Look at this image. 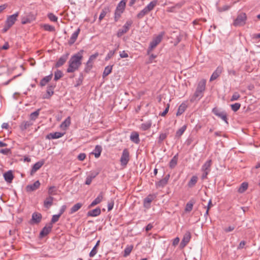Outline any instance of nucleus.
I'll return each mask as SVG.
<instances>
[{
	"instance_id": "63",
	"label": "nucleus",
	"mask_w": 260,
	"mask_h": 260,
	"mask_svg": "<svg viewBox=\"0 0 260 260\" xmlns=\"http://www.w3.org/2000/svg\"><path fill=\"white\" fill-rule=\"evenodd\" d=\"M40 185H41V184L38 180L36 181L35 182H34V190L39 188Z\"/></svg>"
},
{
	"instance_id": "25",
	"label": "nucleus",
	"mask_w": 260,
	"mask_h": 260,
	"mask_svg": "<svg viewBox=\"0 0 260 260\" xmlns=\"http://www.w3.org/2000/svg\"><path fill=\"white\" fill-rule=\"evenodd\" d=\"M52 74H51L50 75L45 76L40 81V85L42 86H44L47 84V83H48L52 79Z\"/></svg>"
},
{
	"instance_id": "59",
	"label": "nucleus",
	"mask_w": 260,
	"mask_h": 260,
	"mask_svg": "<svg viewBox=\"0 0 260 260\" xmlns=\"http://www.w3.org/2000/svg\"><path fill=\"white\" fill-rule=\"evenodd\" d=\"M114 207V201H111V202H109L108 204V210L109 211L111 210Z\"/></svg>"
},
{
	"instance_id": "8",
	"label": "nucleus",
	"mask_w": 260,
	"mask_h": 260,
	"mask_svg": "<svg viewBox=\"0 0 260 260\" xmlns=\"http://www.w3.org/2000/svg\"><path fill=\"white\" fill-rule=\"evenodd\" d=\"M18 16H19L18 12H16V13H15L12 15L9 16L7 18V20L6 21V23L8 25H9V26H10L11 27H12L13 26V25L14 24L16 21L17 20V17H18Z\"/></svg>"
},
{
	"instance_id": "31",
	"label": "nucleus",
	"mask_w": 260,
	"mask_h": 260,
	"mask_svg": "<svg viewBox=\"0 0 260 260\" xmlns=\"http://www.w3.org/2000/svg\"><path fill=\"white\" fill-rule=\"evenodd\" d=\"M31 14H30L29 15H25L22 17L21 23L23 24H25L27 23H30L31 22Z\"/></svg>"
},
{
	"instance_id": "51",
	"label": "nucleus",
	"mask_w": 260,
	"mask_h": 260,
	"mask_svg": "<svg viewBox=\"0 0 260 260\" xmlns=\"http://www.w3.org/2000/svg\"><path fill=\"white\" fill-rule=\"evenodd\" d=\"M57 189L54 186H51L48 190V193L50 195H54L56 194Z\"/></svg>"
},
{
	"instance_id": "53",
	"label": "nucleus",
	"mask_w": 260,
	"mask_h": 260,
	"mask_svg": "<svg viewBox=\"0 0 260 260\" xmlns=\"http://www.w3.org/2000/svg\"><path fill=\"white\" fill-rule=\"evenodd\" d=\"M44 28L46 30L50 31H54L55 30L54 27L49 24H45L44 25Z\"/></svg>"
},
{
	"instance_id": "4",
	"label": "nucleus",
	"mask_w": 260,
	"mask_h": 260,
	"mask_svg": "<svg viewBox=\"0 0 260 260\" xmlns=\"http://www.w3.org/2000/svg\"><path fill=\"white\" fill-rule=\"evenodd\" d=\"M247 16L245 13H241L239 14L234 21L233 25L237 26H243L246 23Z\"/></svg>"
},
{
	"instance_id": "10",
	"label": "nucleus",
	"mask_w": 260,
	"mask_h": 260,
	"mask_svg": "<svg viewBox=\"0 0 260 260\" xmlns=\"http://www.w3.org/2000/svg\"><path fill=\"white\" fill-rule=\"evenodd\" d=\"M155 196L153 194H149L146 197L143 202L144 207L147 209L150 207V204L152 201L155 199Z\"/></svg>"
},
{
	"instance_id": "55",
	"label": "nucleus",
	"mask_w": 260,
	"mask_h": 260,
	"mask_svg": "<svg viewBox=\"0 0 260 260\" xmlns=\"http://www.w3.org/2000/svg\"><path fill=\"white\" fill-rule=\"evenodd\" d=\"M116 49L114 50L110 51L106 56L105 59L108 60L110 59L115 54Z\"/></svg>"
},
{
	"instance_id": "21",
	"label": "nucleus",
	"mask_w": 260,
	"mask_h": 260,
	"mask_svg": "<svg viewBox=\"0 0 260 260\" xmlns=\"http://www.w3.org/2000/svg\"><path fill=\"white\" fill-rule=\"evenodd\" d=\"M68 58V55H64L61 56L57 60L55 64V67L56 68H59L62 66L67 61Z\"/></svg>"
},
{
	"instance_id": "62",
	"label": "nucleus",
	"mask_w": 260,
	"mask_h": 260,
	"mask_svg": "<svg viewBox=\"0 0 260 260\" xmlns=\"http://www.w3.org/2000/svg\"><path fill=\"white\" fill-rule=\"evenodd\" d=\"M169 105L168 104L167 107L166 108L165 110L161 113L160 115L161 116H165L167 113L168 112L169 109Z\"/></svg>"
},
{
	"instance_id": "45",
	"label": "nucleus",
	"mask_w": 260,
	"mask_h": 260,
	"mask_svg": "<svg viewBox=\"0 0 260 260\" xmlns=\"http://www.w3.org/2000/svg\"><path fill=\"white\" fill-rule=\"evenodd\" d=\"M62 75L63 74L61 71L57 70L54 73V80L55 81H57L62 77Z\"/></svg>"
},
{
	"instance_id": "29",
	"label": "nucleus",
	"mask_w": 260,
	"mask_h": 260,
	"mask_svg": "<svg viewBox=\"0 0 260 260\" xmlns=\"http://www.w3.org/2000/svg\"><path fill=\"white\" fill-rule=\"evenodd\" d=\"M82 204L80 203H78L74 205L71 209L70 213L73 214L78 210H79L81 207L82 206Z\"/></svg>"
},
{
	"instance_id": "44",
	"label": "nucleus",
	"mask_w": 260,
	"mask_h": 260,
	"mask_svg": "<svg viewBox=\"0 0 260 260\" xmlns=\"http://www.w3.org/2000/svg\"><path fill=\"white\" fill-rule=\"evenodd\" d=\"M108 11H109L108 8H105L104 9H103L102 10L101 14L100 15L99 18L100 21H101L105 17V16H106V14L107 13V12H108Z\"/></svg>"
},
{
	"instance_id": "56",
	"label": "nucleus",
	"mask_w": 260,
	"mask_h": 260,
	"mask_svg": "<svg viewBox=\"0 0 260 260\" xmlns=\"http://www.w3.org/2000/svg\"><path fill=\"white\" fill-rule=\"evenodd\" d=\"M60 217V215L58 214L53 215L52 216V219H51V223H54L57 222L58 220L59 217Z\"/></svg>"
},
{
	"instance_id": "36",
	"label": "nucleus",
	"mask_w": 260,
	"mask_h": 260,
	"mask_svg": "<svg viewBox=\"0 0 260 260\" xmlns=\"http://www.w3.org/2000/svg\"><path fill=\"white\" fill-rule=\"evenodd\" d=\"M44 160H41L34 164V172L38 170L44 165Z\"/></svg>"
},
{
	"instance_id": "7",
	"label": "nucleus",
	"mask_w": 260,
	"mask_h": 260,
	"mask_svg": "<svg viewBox=\"0 0 260 260\" xmlns=\"http://www.w3.org/2000/svg\"><path fill=\"white\" fill-rule=\"evenodd\" d=\"M213 113L218 116V117L220 118L222 120L224 121L225 122H227V117H226V114L225 112L221 111L219 109H218L216 108H214L212 110Z\"/></svg>"
},
{
	"instance_id": "49",
	"label": "nucleus",
	"mask_w": 260,
	"mask_h": 260,
	"mask_svg": "<svg viewBox=\"0 0 260 260\" xmlns=\"http://www.w3.org/2000/svg\"><path fill=\"white\" fill-rule=\"evenodd\" d=\"M231 106L232 110L234 112H236L241 107V104L240 103H236L231 105Z\"/></svg>"
},
{
	"instance_id": "30",
	"label": "nucleus",
	"mask_w": 260,
	"mask_h": 260,
	"mask_svg": "<svg viewBox=\"0 0 260 260\" xmlns=\"http://www.w3.org/2000/svg\"><path fill=\"white\" fill-rule=\"evenodd\" d=\"M152 125V122L151 120H149L145 123H143L141 125V128L143 131H146L149 129Z\"/></svg>"
},
{
	"instance_id": "27",
	"label": "nucleus",
	"mask_w": 260,
	"mask_h": 260,
	"mask_svg": "<svg viewBox=\"0 0 260 260\" xmlns=\"http://www.w3.org/2000/svg\"><path fill=\"white\" fill-rule=\"evenodd\" d=\"M53 198H52L51 197L47 198L44 203L45 207H46L47 208H50L53 204Z\"/></svg>"
},
{
	"instance_id": "1",
	"label": "nucleus",
	"mask_w": 260,
	"mask_h": 260,
	"mask_svg": "<svg viewBox=\"0 0 260 260\" xmlns=\"http://www.w3.org/2000/svg\"><path fill=\"white\" fill-rule=\"evenodd\" d=\"M83 50H80L78 53L72 55L68 61V68L67 72L74 73L78 70L82 64Z\"/></svg>"
},
{
	"instance_id": "50",
	"label": "nucleus",
	"mask_w": 260,
	"mask_h": 260,
	"mask_svg": "<svg viewBox=\"0 0 260 260\" xmlns=\"http://www.w3.org/2000/svg\"><path fill=\"white\" fill-rule=\"evenodd\" d=\"M167 133H161L158 137V143L160 144L163 141L167 138Z\"/></svg>"
},
{
	"instance_id": "11",
	"label": "nucleus",
	"mask_w": 260,
	"mask_h": 260,
	"mask_svg": "<svg viewBox=\"0 0 260 260\" xmlns=\"http://www.w3.org/2000/svg\"><path fill=\"white\" fill-rule=\"evenodd\" d=\"M223 71L222 67L219 66L218 67L215 71L213 73L212 75H211L210 81H212L215 79H216L221 74L222 72Z\"/></svg>"
},
{
	"instance_id": "9",
	"label": "nucleus",
	"mask_w": 260,
	"mask_h": 260,
	"mask_svg": "<svg viewBox=\"0 0 260 260\" xmlns=\"http://www.w3.org/2000/svg\"><path fill=\"white\" fill-rule=\"evenodd\" d=\"M191 234L189 231H187L183 236V238L180 244V246L181 247H185L189 242Z\"/></svg>"
},
{
	"instance_id": "58",
	"label": "nucleus",
	"mask_w": 260,
	"mask_h": 260,
	"mask_svg": "<svg viewBox=\"0 0 260 260\" xmlns=\"http://www.w3.org/2000/svg\"><path fill=\"white\" fill-rule=\"evenodd\" d=\"M229 9H230V6H229L228 5H225L222 7L218 8V10L219 12H223V11H226V10H229Z\"/></svg>"
},
{
	"instance_id": "40",
	"label": "nucleus",
	"mask_w": 260,
	"mask_h": 260,
	"mask_svg": "<svg viewBox=\"0 0 260 260\" xmlns=\"http://www.w3.org/2000/svg\"><path fill=\"white\" fill-rule=\"evenodd\" d=\"M102 148L101 146L96 145L95 146V149H94V151L95 152L94 153V156L96 158H98L100 157L101 152H102Z\"/></svg>"
},
{
	"instance_id": "24",
	"label": "nucleus",
	"mask_w": 260,
	"mask_h": 260,
	"mask_svg": "<svg viewBox=\"0 0 260 260\" xmlns=\"http://www.w3.org/2000/svg\"><path fill=\"white\" fill-rule=\"evenodd\" d=\"M131 140L136 144H138L140 142L139 135L137 132H133L130 136Z\"/></svg>"
},
{
	"instance_id": "2",
	"label": "nucleus",
	"mask_w": 260,
	"mask_h": 260,
	"mask_svg": "<svg viewBox=\"0 0 260 260\" xmlns=\"http://www.w3.org/2000/svg\"><path fill=\"white\" fill-rule=\"evenodd\" d=\"M127 1V0H122L117 5L114 13L115 21H117L123 13Z\"/></svg>"
},
{
	"instance_id": "15",
	"label": "nucleus",
	"mask_w": 260,
	"mask_h": 260,
	"mask_svg": "<svg viewBox=\"0 0 260 260\" xmlns=\"http://www.w3.org/2000/svg\"><path fill=\"white\" fill-rule=\"evenodd\" d=\"M5 181L8 183H11L14 178V175L12 171H8L3 175Z\"/></svg>"
},
{
	"instance_id": "16",
	"label": "nucleus",
	"mask_w": 260,
	"mask_h": 260,
	"mask_svg": "<svg viewBox=\"0 0 260 260\" xmlns=\"http://www.w3.org/2000/svg\"><path fill=\"white\" fill-rule=\"evenodd\" d=\"M64 133L60 132L51 133L47 136V138L49 139H56L61 138L64 135Z\"/></svg>"
},
{
	"instance_id": "5",
	"label": "nucleus",
	"mask_w": 260,
	"mask_h": 260,
	"mask_svg": "<svg viewBox=\"0 0 260 260\" xmlns=\"http://www.w3.org/2000/svg\"><path fill=\"white\" fill-rule=\"evenodd\" d=\"M133 22L132 20H128L123 26L122 28L119 29L117 32V36L121 37L123 34H125L129 29Z\"/></svg>"
},
{
	"instance_id": "37",
	"label": "nucleus",
	"mask_w": 260,
	"mask_h": 260,
	"mask_svg": "<svg viewBox=\"0 0 260 260\" xmlns=\"http://www.w3.org/2000/svg\"><path fill=\"white\" fill-rule=\"evenodd\" d=\"M149 12L144 8L142 10H141L137 15V17L138 19L142 18L145 15L147 14Z\"/></svg>"
},
{
	"instance_id": "38",
	"label": "nucleus",
	"mask_w": 260,
	"mask_h": 260,
	"mask_svg": "<svg viewBox=\"0 0 260 260\" xmlns=\"http://www.w3.org/2000/svg\"><path fill=\"white\" fill-rule=\"evenodd\" d=\"M248 184L247 182H243L238 189V192L240 193L244 192L248 188Z\"/></svg>"
},
{
	"instance_id": "23",
	"label": "nucleus",
	"mask_w": 260,
	"mask_h": 260,
	"mask_svg": "<svg viewBox=\"0 0 260 260\" xmlns=\"http://www.w3.org/2000/svg\"><path fill=\"white\" fill-rule=\"evenodd\" d=\"M206 84V80L202 79L200 82H199L196 89L204 92L205 90Z\"/></svg>"
},
{
	"instance_id": "34",
	"label": "nucleus",
	"mask_w": 260,
	"mask_h": 260,
	"mask_svg": "<svg viewBox=\"0 0 260 260\" xmlns=\"http://www.w3.org/2000/svg\"><path fill=\"white\" fill-rule=\"evenodd\" d=\"M100 241L98 240L95 244V245L94 246V247L92 248L91 251L89 253V256L92 257H93L98 252V250L96 249V248L98 246H99L100 244Z\"/></svg>"
},
{
	"instance_id": "20",
	"label": "nucleus",
	"mask_w": 260,
	"mask_h": 260,
	"mask_svg": "<svg viewBox=\"0 0 260 260\" xmlns=\"http://www.w3.org/2000/svg\"><path fill=\"white\" fill-rule=\"evenodd\" d=\"M80 28H78L71 36L69 41V44L72 45L75 43L76 41L77 38L78 36V35L80 32Z\"/></svg>"
},
{
	"instance_id": "3",
	"label": "nucleus",
	"mask_w": 260,
	"mask_h": 260,
	"mask_svg": "<svg viewBox=\"0 0 260 260\" xmlns=\"http://www.w3.org/2000/svg\"><path fill=\"white\" fill-rule=\"evenodd\" d=\"M164 35V32H162L153 38V40L150 43L149 47L147 51L148 54H149L150 52L161 42Z\"/></svg>"
},
{
	"instance_id": "46",
	"label": "nucleus",
	"mask_w": 260,
	"mask_h": 260,
	"mask_svg": "<svg viewBox=\"0 0 260 260\" xmlns=\"http://www.w3.org/2000/svg\"><path fill=\"white\" fill-rule=\"evenodd\" d=\"M167 179H164V178L157 182L156 183V185L157 187H164L167 183Z\"/></svg>"
},
{
	"instance_id": "64",
	"label": "nucleus",
	"mask_w": 260,
	"mask_h": 260,
	"mask_svg": "<svg viewBox=\"0 0 260 260\" xmlns=\"http://www.w3.org/2000/svg\"><path fill=\"white\" fill-rule=\"evenodd\" d=\"M179 241H180L179 238L176 237V238H175L173 240V243H172L173 245L174 246L177 245L178 244Z\"/></svg>"
},
{
	"instance_id": "26",
	"label": "nucleus",
	"mask_w": 260,
	"mask_h": 260,
	"mask_svg": "<svg viewBox=\"0 0 260 260\" xmlns=\"http://www.w3.org/2000/svg\"><path fill=\"white\" fill-rule=\"evenodd\" d=\"M198 180V178L197 176H193L190 180L188 182V186L189 187H193L197 183Z\"/></svg>"
},
{
	"instance_id": "39",
	"label": "nucleus",
	"mask_w": 260,
	"mask_h": 260,
	"mask_svg": "<svg viewBox=\"0 0 260 260\" xmlns=\"http://www.w3.org/2000/svg\"><path fill=\"white\" fill-rule=\"evenodd\" d=\"M112 67H113L112 66H107L105 68V70L104 71L103 74V77H105L107 76L108 75H109L111 73V71L112 70Z\"/></svg>"
},
{
	"instance_id": "60",
	"label": "nucleus",
	"mask_w": 260,
	"mask_h": 260,
	"mask_svg": "<svg viewBox=\"0 0 260 260\" xmlns=\"http://www.w3.org/2000/svg\"><path fill=\"white\" fill-rule=\"evenodd\" d=\"M86 157V155L85 153H80L78 156V159L79 160L82 161Z\"/></svg>"
},
{
	"instance_id": "22",
	"label": "nucleus",
	"mask_w": 260,
	"mask_h": 260,
	"mask_svg": "<svg viewBox=\"0 0 260 260\" xmlns=\"http://www.w3.org/2000/svg\"><path fill=\"white\" fill-rule=\"evenodd\" d=\"M101 213V209L98 207L94 209L91 210L88 212L87 216L91 217H95L99 215Z\"/></svg>"
},
{
	"instance_id": "28",
	"label": "nucleus",
	"mask_w": 260,
	"mask_h": 260,
	"mask_svg": "<svg viewBox=\"0 0 260 260\" xmlns=\"http://www.w3.org/2000/svg\"><path fill=\"white\" fill-rule=\"evenodd\" d=\"M187 107L185 103H182L179 107L176 115L179 116L181 115L186 110Z\"/></svg>"
},
{
	"instance_id": "14",
	"label": "nucleus",
	"mask_w": 260,
	"mask_h": 260,
	"mask_svg": "<svg viewBox=\"0 0 260 260\" xmlns=\"http://www.w3.org/2000/svg\"><path fill=\"white\" fill-rule=\"evenodd\" d=\"M98 55H99V53H95V54H92V55H91L89 57V58L86 63L87 67H86V68L85 69V70L86 72L88 70H89L91 68V67H92L91 62L93 60H94L98 56Z\"/></svg>"
},
{
	"instance_id": "57",
	"label": "nucleus",
	"mask_w": 260,
	"mask_h": 260,
	"mask_svg": "<svg viewBox=\"0 0 260 260\" xmlns=\"http://www.w3.org/2000/svg\"><path fill=\"white\" fill-rule=\"evenodd\" d=\"M240 97V94L238 92H235L232 95L231 101L232 102L238 100Z\"/></svg>"
},
{
	"instance_id": "17",
	"label": "nucleus",
	"mask_w": 260,
	"mask_h": 260,
	"mask_svg": "<svg viewBox=\"0 0 260 260\" xmlns=\"http://www.w3.org/2000/svg\"><path fill=\"white\" fill-rule=\"evenodd\" d=\"M203 92L196 89L194 94L190 99V101L193 102L196 100H199L200 99H201L203 97Z\"/></svg>"
},
{
	"instance_id": "12",
	"label": "nucleus",
	"mask_w": 260,
	"mask_h": 260,
	"mask_svg": "<svg viewBox=\"0 0 260 260\" xmlns=\"http://www.w3.org/2000/svg\"><path fill=\"white\" fill-rule=\"evenodd\" d=\"M103 197L104 193L103 192H101L98 196L89 205V208H91L100 203L103 199Z\"/></svg>"
},
{
	"instance_id": "33",
	"label": "nucleus",
	"mask_w": 260,
	"mask_h": 260,
	"mask_svg": "<svg viewBox=\"0 0 260 260\" xmlns=\"http://www.w3.org/2000/svg\"><path fill=\"white\" fill-rule=\"evenodd\" d=\"M187 128V125H184L183 126H182L181 128H180L176 133V137H180L184 132L185 131Z\"/></svg>"
},
{
	"instance_id": "19",
	"label": "nucleus",
	"mask_w": 260,
	"mask_h": 260,
	"mask_svg": "<svg viewBox=\"0 0 260 260\" xmlns=\"http://www.w3.org/2000/svg\"><path fill=\"white\" fill-rule=\"evenodd\" d=\"M55 87V85H50L48 86L46 94L44 95V98L48 99L54 93V89Z\"/></svg>"
},
{
	"instance_id": "18",
	"label": "nucleus",
	"mask_w": 260,
	"mask_h": 260,
	"mask_svg": "<svg viewBox=\"0 0 260 260\" xmlns=\"http://www.w3.org/2000/svg\"><path fill=\"white\" fill-rule=\"evenodd\" d=\"M212 164V160L211 159L206 161L204 164L202 166L201 170L202 172H206L209 173L211 170V166Z\"/></svg>"
},
{
	"instance_id": "32",
	"label": "nucleus",
	"mask_w": 260,
	"mask_h": 260,
	"mask_svg": "<svg viewBox=\"0 0 260 260\" xmlns=\"http://www.w3.org/2000/svg\"><path fill=\"white\" fill-rule=\"evenodd\" d=\"M178 155H175L173 158L171 160L169 163V167L171 168H174L177 164Z\"/></svg>"
},
{
	"instance_id": "47",
	"label": "nucleus",
	"mask_w": 260,
	"mask_h": 260,
	"mask_svg": "<svg viewBox=\"0 0 260 260\" xmlns=\"http://www.w3.org/2000/svg\"><path fill=\"white\" fill-rule=\"evenodd\" d=\"M71 123L70 118L69 117L65 119V120L62 122L61 127L64 128L69 126Z\"/></svg>"
},
{
	"instance_id": "48",
	"label": "nucleus",
	"mask_w": 260,
	"mask_h": 260,
	"mask_svg": "<svg viewBox=\"0 0 260 260\" xmlns=\"http://www.w3.org/2000/svg\"><path fill=\"white\" fill-rule=\"evenodd\" d=\"M31 125V123L30 122L28 121H24L21 124L20 127L22 130H24L28 128Z\"/></svg>"
},
{
	"instance_id": "61",
	"label": "nucleus",
	"mask_w": 260,
	"mask_h": 260,
	"mask_svg": "<svg viewBox=\"0 0 260 260\" xmlns=\"http://www.w3.org/2000/svg\"><path fill=\"white\" fill-rule=\"evenodd\" d=\"M119 55L121 58H126L128 56V54L125 51L120 52Z\"/></svg>"
},
{
	"instance_id": "52",
	"label": "nucleus",
	"mask_w": 260,
	"mask_h": 260,
	"mask_svg": "<svg viewBox=\"0 0 260 260\" xmlns=\"http://www.w3.org/2000/svg\"><path fill=\"white\" fill-rule=\"evenodd\" d=\"M192 208H193V203H192L191 202H188L186 205L185 210L186 212H190L192 210Z\"/></svg>"
},
{
	"instance_id": "6",
	"label": "nucleus",
	"mask_w": 260,
	"mask_h": 260,
	"mask_svg": "<svg viewBox=\"0 0 260 260\" xmlns=\"http://www.w3.org/2000/svg\"><path fill=\"white\" fill-rule=\"evenodd\" d=\"M129 160V153L127 149H124L120 158V163L121 166H125Z\"/></svg>"
},
{
	"instance_id": "13",
	"label": "nucleus",
	"mask_w": 260,
	"mask_h": 260,
	"mask_svg": "<svg viewBox=\"0 0 260 260\" xmlns=\"http://www.w3.org/2000/svg\"><path fill=\"white\" fill-rule=\"evenodd\" d=\"M52 228V225L51 224L44 227L40 233V237L42 238L47 236L51 232Z\"/></svg>"
},
{
	"instance_id": "54",
	"label": "nucleus",
	"mask_w": 260,
	"mask_h": 260,
	"mask_svg": "<svg viewBox=\"0 0 260 260\" xmlns=\"http://www.w3.org/2000/svg\"><path fill=\"white\" fill-rule=\"evenodd\" d=\"M48 17L49 19L51 21H53V22H56V21H57V20L58 19V18L52 13L48 14Z\"/></svg>"
},
{
	"instance_id": "35",
	"label": "nucleus",
	"mask_w": 260,
	"mask_h": 260,
	"mask_svg": "<svg viewBox=\"0 0 260 260\" xmlns=\"http://www.w3.org/2000/svg\"><path fill=\"white\" fill-rule=\"evenodd\" d=\"M157 3V0H154L152 2H151L145 8L149 11L150 12L153 9L154 7L156 5Z\"/></svg>"
},
{
	"instance_id": "42",
	"label": "nucleus",
	"mask_w": 260,
	"mask_h": 260,
	"mask_svg": "<svg viewBox=\"0 0 260 260\" xmlns=\"http://www.w3.org/2000/svg\"><path fill=\"white\" fill-rule=\"evenodd\" d=\"M133 245H127L124 249V256L126 257L128 255L133 249Z\"/></svg>"
},
{
	"instance_id": "43",
	"label": "nucleus",
	"mask_w": 260,
	"mask_h": 260,
	"mask_svg": "<svg viewBox=\"0 0 260 260\" xmlns=\"http://www.w3.org/2000/svg\"><path fill=\"white\" fill-rule=\"evenodd\" d=\"M98 175V173L95 174H92L90 175H89L87 177L85 181V184L86 185H89L91 184L92 180L95 177V176Z\"/></svg>"
},
{
	"instance_id": "41",
	"label": "nucleus",
	"mask_w": 260,
	"mask_h": 260,
	"mask_svg": "<svg viewBox=\"0 0 260 260\" xmlns=\"http://www.w3.org/2000/svg\"><path fill=\"white\" fill-rule=\"evenodd\" d=\"M42 215L39 213H34V223H39L41 221Z\"/></svg>"
}]
</instances>
